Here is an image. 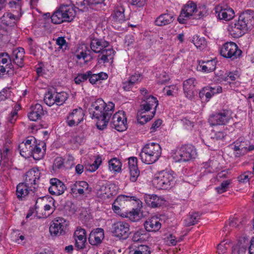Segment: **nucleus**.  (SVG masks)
<instances>
[{"mask_svg": "<svg viewBox=\"0 0 254 254\" xmlns=\"http://www.w3.org/2000/svg\"><path fill=\"white\" fill-rule=\"evenodd\" d=\"M84 47L85 49L80 52L78 51L75 56L78 61H83V62H80L81 64H86L91 59V57L89 54V51L87 49L85 46Z\"/></svg>", "mask_w": 254, "mask_h": 254, "instance_id": "ea45409f", "label": "nucleus"}, {"mask_svg": "<svg viewBox=\"0 0 254 254\" xmlns=\"http://www.w3.org/2000/svg\"><path fill=\"white\" fill-rule=\"evenodd\" d=\"M197 153L195 147L192 145H182L177 148L172 155L175 162H187L196 158Z\"/></svg>", "mask_w": 254, "mask_h": 254, "instance_id": "423d86ee", "label": "nucleus"}, {"mask_svg": "<svg viewBox=\"0 0 254 254\" xmlns=\"http://www.w3.org/2000/svg\"><path fill=\"white\" fill-rule=\"evenodd\" d=\"M146 203L151 207H156L161 205L162 200L155 194H146L144 195Z\"/></svg>", "mask_w": 254, "mask_h": 254, "instance_id": "473e14b6", "label": "nucleus"}, {"mask_svg": "<svg viewBox=\"0 0 254 254\" xmlns=\"http://www.w3.org/2000/svg\"><path fill=\"white\" fill-rule=\"evenodd\" d=\"M148 238V234L146 230L140 229L134 232L132 236V239L134 242H142L146 241Z\"/></svg>", "mask_w": 254, "mask_h": 254, "instance_id": "58836bf2", "label": "nucleus"}, {"mask_svg": "<svg viewBox=\"0 0 254 254\" xmlns=\"http://www.w3.org/2000/svg\"><path fill=\"white\" fill-rule=\"evenodd\" d=\"M165 242L166 244L169 246H175L177 244L179 241L174 236L171 234L166 237Z\"/></svg>", "mask_w": 254, "mask_h": 254, "instance_id": "69168bd1", "label": "nucleus"}, {"mask_svg": "<svg viewBox=\"0 0 254 254\" xmlns=\"http://www.w3.org/2000/svg\"><path fill=\"white\" fill-rule=\"evenodd\" d=\"M20 109V106L16 105L15 109L13 110L7 118V121L11 123L14 124L17 119V111Z\"/></svg>", "mask_w": 254, "mask_h": 254, "instance_id": "864d4df0", "label": "nucleus"}, {"mask_svg": "<svg viewBox=\"0 0 254 254\" xmlns=\"http://www.w3.org/2000/svg\"><path fill=\"white\" fill-rule=\"evenodd\" d=\"M56 44L59 46V48L64 50L67 47V43L64 37H59L56 39Z\"/></svg>", "mask_w": 254, "mask_h": 254, "instance_id": "e2e57ef3", "label": "nucleus"}, {"mask_svg": "<svg viewBox=\"0 0 254 254\" xmlns=\"http://www.w3.org/2000/svg\"><path fill=\"white\" fill-rule=\"evenodd\" d=\"M175 179L173 172L162 171L155 175L152 182L157 189L166 190L174 185Z\"/></svg>", "mask_w": 254, "mask_h": 254, "instance_id": "39448f33", "label": "nucleus"}, {"mask_svg": "<svg viewBox=\"0 0 254 254\" xmlns=\"http://www.w3.org/2000/svg\"><path fill=\"white\" fill-rule=\"evenodd\" d=\"M87 72H90V74L88 75V78L92 84H96L98 81L106 80L108 77V74L103 72L97 74L92 73L91 71H88Z\"/></svg>", "mask_w": 254, "mask_h": 254, "instance_id": "4c0bfd02", "label": "nucleus"}, {"mask_svg": "<svg viewBox=\"0 0 254 254\" xmlns=\"http://www.w3.org/2000/svg\"><path fill=\"white\" fill-rule=\"evenodd\" d=\"M76 10L70 5H62L51 16L52 22L54 24H61L63 22H70L75 17Z\"/></svg>", "mask_w": 254, "mask_h": 254, "instance_id": "20e7f679", "label": "nucleus"}, {"mask_svg": "<svg viewBox=\"0 0 254 254\" xmlns=\"http://www.w3.org/2000/svg\"><path fill=\"white\" fill-rule=\"evenodd\" d=\"M220 55L223 57L232 60L239 58L242 52L234 42H226L223 44L220 49Z\"/></svg>", "mask_w": 254, "mask_h": 254, "instance_id": "0eeeda50", "label": "nucleus"}, {"mask_svg": "<svg viewBox=\"0 0 254 254\" xmlns=\"http://www.w3.org/2000/svg\"><path fill=\"white\" fill-rule=\"evenodd\" d=\"M11 95V91L9 87L4 88L0 91V100H5L10 97Z\"/></svg>", "mask_w": 254, "mask_h": 254, "instance_id": "bf43d9fd", "label": "nucleus"}, {"mask_svg": "<svg viewBox=\"0 0 254 254\" xmlns=\"http://www.w3.org/2000/svg\"><path fill=\"white\" fill-rule=\"evenodd\" d=\"M169 79L168 75L165 72H163L157 77V81L160 84H164L169 80Z\"/></svg>", "mask_w": 254, "mask_h": 254, "instance_id": "774afa93", "label": "nucleus"}, {"mask_svg": "<svg viewBox=\"0 0 254 254\" xmlns=\"http://www.w3.org/2000/svg\"><path fill=\"white\" fill-rule=\"evenodd\" d=\"M197 63L196 67L197 71L204 73L211 72L216 68V62L214 59L207 61L199 60Z\"/></svg>", "mask_w": 254, "mask_h": 254, "instance_id": "b1692460", "label": "nucleus"}, {"mask_svg": "<svg viewBox=\"0 0 254 254\" xmlns=\"http://www.w3.org/2000/svg\"><path fill=\"white\" fill-rule=\"evenodd\" d=\"M102 163V158L100 157H97L94 162L87 167L88 171L91 172H93L98 169Z\"/></svg>", "mask_w": 254, "mask_h": 254, "instance_id": "8fccbe9b", "label": "nucleus"}, {"mask_svg": "<svg viewBox=\"0 0 254 254\" xmlns=\"http://www.w3.org/2000/svg\"><path fill=\"white\" fill-rule=\"evenodd\" d=\"M35 143V139H27L25 142H22L19 145V149L20 155L26 158L31 157L32 154V147Z\"/></svg>", "mask_w": 254, "mask_h": 254, "instance_id": "4be33fe9", "label": "nucleus"}, {"mask_svg": "<svg viewBox=\"0 0 254 254\" xmlns=\"http://www.w3.org/2000/svg\"><path fill=\"white\" fill-rule=\"evenodd\" d=\"M215 10L217 16L220 20L229 21L235 16L234 10L226 5L220 4L215 7Z\"/></svg>", "mask_w": 254, "mask_h": 254, "instance_id": "4468645a", "label": "nucleus"}, {"mask_svg": "<svg viewBox=\"0 0 254 254\" xmlns=\"http://www.w3.org/2000/svg\"><path fill=\"white\" fill-rule=\"evenodd\" d=\"M8 6L11 8L16 9L17 12H21V6L23 4L22 0H9L8 2Z\"/></svg>", "mask_w": 254, "mask_h": 254, "instance_id": "09e8293b", "label": "nucleus"}, {"mask_svg": "<svg viewBox=\"0 0 254 254\" xmlns=\"http://www.w3.org/2000/svg\"><path fill=\"white\" fill-rule=\"evenodd\" d=\"M132 254H150V251L148 246L140 245L133 250Z\"/></svg>", "mask_w": 254, "mask_h": 254, "instance_id": "603ef678", "label": "nucleus"}, {"mask_svg": "<svg viewBox=\"0 0 254 254\" xmlns=\"http://www.w3.org/2000/svg\"><path fill=\"white\" fill-rule=\"evenodd\" d=\"M226 136L225 133L223 131H213L211 134V138L216 140H221Z\"/></svg>", "mask_w": 254, "mask_h": 254, "instance_id": "0e129e2a", "label": "nucleus"}, {"mask_svg": "<svg viewBox=\"0 0 254 254\" xmlns=\"http://www.w3.org/2000/svg\"><path fill=\"white\" fill-rule=\"evenodd\" d=\"M101 52V55L99 58V61H101V63L113 62L115 54V51L113 49L105 48Z\"/></svg>", "mask_w": 254, "mask_h": 254, "instance_id": "7c9ffc66", "label": "nucleus"}, {"mask_svg": "<svg viewBox=\"0 0 254 254\" xmlns=\"http://www.w3.org/2000/svg\"><path fill=\"white\" fill-rule=\"evenodd\" d=\"M43 115L44 110L42 105L37 103L31 106L28 117L30 121L35 122L40 119Z\"/></svg>", "mask_w": 254, "mask_h": 254, "instance_id": "cd10ccee", "label": "nucleus"}, {"mask_svg": "<svg viewBox=\"0 0 254 254\" xmlns=\"http://www.w3.org/2000/svg\"><path fill=\"white\" fill-rule=\"evenodd\" d=\"M173 16L170 13H164L161 14L155 20V24L157 26H164L169 24L173 21Z\"/></svg>", "mask_w": 254, "mask_h": 254, "instance_id": "f704fd0d", "label": "nucleus"}, {"mask_svg": "<svg viewBox=\"0 0 254 254\" xmlns=\"http://www.w3.org/2000/svg\"><path fill=\"white\" fill-rule=\"evenodd\" d=\"M104 238V231L102 228H98L93 230L88 238L89 243L93 246L100 244Z\"/></svg>", "mask_w": 254, "mask_h": 254, "instance_id": "393cba45", "label": "nucleus"}, {"mask_svg": "<svg viewBox=\"0 0 254 254\" xmlns=\"http://www.w3.org/2000/svg\"><path fill=\"white\" fill-rule=\"evenodd\" d=\"M199 219V216L197 213H190L184 220L186 226H190L195 224Z\"/></svg>", "mask_w": 254, "mask_h": 254, "instance_id": "79ce46f5", "label": "nucleus"}, {"mask_svg": "<svg viewBox=\"0 0 254 254\" xmlns=\"http://www.w3.org/2000/svg\"><path fill=\"white\" fill-rule=\"evenodd\" d=\"M144 102L140 106V109L138 113L143 112V114L147 115L149 113H152L153 110L156 111V108L158 105V101L157 98L153 96L150 95L144 99Z\"/></svg>", "mask_w": 254, "mask_h": 254, "instance_id": "dca6fc26", "label": "nucleus"}, {"mask_svg": "<svg viewBox=\"0 0 254 254\" xmlns=\"http://www.w3.org/2000/svg\"><path fill=\"white\" fill-rule=\"evenodd\" d=\"M222 91V88L220 86H207L199 91V96L202 101L208 102L213 96Z\"/></svg>", "mask_w": 254, "mask_h": 254, "instance_id": "a211bd4d", "label": "nucleus"}, {"mask_svg": "<svg viewBox=\"0 0 254 254\" xmlns=\"http://www.w3.org/2000/svg\"><path fill=\"white\" fill-rule=\"evenodd\" d=\"M122 217L127 218L132 222H136L141 218V214L139 209H132L129 211L124 212Z\"/></svg>", "mask_w": 254, "mask_h": 254, "instance_id": "c9c22d12", "label": "nucleus"}, {"mask_svg": "<svg viewBox=\"0 0 254 254\" xmlns=\"http://www.w3.org/2000/svg\"><path fill=\"white\" fill-rule=\"evenodd\" d=\"M143 112L137 113V119L138 122L143 125L150 121L155 115V110H154L152 113H149V114H143Z\"/></svg>", "mask_w": 254, "mask_h": 254, "instance_id": "37998d69", "label": "nucleus"}, {"mask_svg": "<svg viewBox=\"0 0 254 254\" xmlns=\"http://www.w3.org/2000/svg\"><path fill=\"white\" fill-rule=\"evenodd\" d=\"M109 43L105 40L98 39H93L90 44L91 50L95 53H100L108 46Z\"/></svg>", "mask_w": 254, "mask_h": 254, "instance_id": "c756f323", "label": "nucleus"}, {"mask_svg": "<svg viewBox=\"0 0 254 254\" xmlns=\"http://www.w3.org/2000/svg\"><path fill=\"white\" fill-rule=\"evenodd\" d=\"M24 53V49L21 47L18 48L13 51L12 57L13 62L18 66L22 67L23 65Z\"/></svg>", "mask_w": 254, "mask_h": 254, "instance_id": "2f4dec72", "label": "nucleus"}, {"mask_svg": "<svg viewBox=\"0 0 254 254\" xmlns=\"http://www.w3.org/2000/svg\"><path fill=\"white\" fill-rule=\"evenodd\" d=\"M138 200L139 199L135 196L121 194L117 197L114 202L117 205L124 207L127 202L134 201L137 202Z\"/></svg>", "mask_w": 254, "mask_h": 254, "instance_id": "e433bc0d", "label": "nucleus"}, {"mask_svg": "<svg viewBox=\"0 0 254 254\" xmlns=\"http://www.w3.org/2000/svg\"><path fill=\"white\" fill-rule=\"evenodd\" d=\"M84 113L81 108L72 110L67 117V124L69 127L77 126L83 120Z\"/></svg>", "mask_w": 254, "mask_h": 254, "instance_id": "f3484780", "label": "nucleus"}, {"mask_svg": "<svg viewBox=\"0 0 254 254\" xmlns=\"http://www.w3.org/2000/svg\"><path fill=\"white\" fill-rule=\"evenodd\" d=\"M230 85L232 89H233L237 92H241L243 90L242 89L243 86H242L241 83L239 81L230 82Z\"/></svg>", "mask_w": 254, "mask_h": 254, "instance_id": "338daca9", "label": "nucleus"}, {"mask_svg": "<svg viewBox=\"0 0 254 254\" xmlns=\"http://www.w3.org/2000/svg\"><path fill=\"white\" fill-rule=\"evenodd\" d=\"M75 246L78 250L85 248L86 242V231L84 229L80 227L77 228L74 232Z\"/></svg>", "mask_w": 254, "mask_h": 254, "instance_id": "5701e85b", "label": "nucleus"}, {"mask_svg": "<svg viewBox=\"0 0 254 254\" xmlns=\"http://www.w3.org/2000/svg\"><path fill=\"white\" fill-rule=\"evenodd\" d=\"M233 148L236 152V156H240L254 150V144H250L248 140L243 141L239 139L234 142Z\"/></svg>", "mask_w": 254, "mask_h": 254, "instance_id": "2eb2a0df", "label": "nucleus"}, {"mask_svg": "<svg viewBox=\"0 0 254 254\" xmlns=\"http://www.w3.org/2000/svg\"><path fill=\"white\" fill-rule=\"evenodd\" d=\"M142 78V75L139 73H134L129 78V80L133 85L140 82Z\"/></svg>", "mask_w": 254, "mask_h": 254, "instance_id": "680f3d73", "label": "nucleus"}, {"mask_svg": "<svg viewBox=\"0 0 254 254\" xmlns=\"http://www.w3.org/2000/svg\"><path fill=\"white\" fill-rule=\"evenodd\" d=\"M254 23V13L251 10L242 12L237 20H235L229 26V33L235 38L243 36L253 23Z\"/></svg>", "mask_w": 254, "mask_h": 254, "instance_id": "f03ea898", "label": "nucleus"}, {"mask_svg": "<svg viewBox=\"0 0 254 254\" xmlns=\"http://www.w3.org/2000/svg\"><path fill=\"white\" fill-rule=\"evenodd\" d=\"M196 80L194 78H190L183 82V90L185 97L189 99L193 98L195 94V86Z\"/></svg>", "mask_w": 254, "mask_h": 254, "instance_id": "6ab92c4d", "label": "nucleus"}, {"mask_svg": "<svg viewBox=\"0 0 254 254\" xmlns=\"http://www.w3.org/2000/svg\"><path fill=\"white\" fill-rule=\"evenodd\" d=\"M68 98V94L65 92L49 91L46 94L44 98L45 103L49 106L55 104L58 106L62 105Z\"/></svg>", "mask_w": 254, "mask_h": 254, "instance_id": "1a4fd4ad", "label": "nucleus"}, {"mask_svg": "<svg viewBox=\"0 0 254 254\" xmlns=\"http://www.w3.org/2000/svg\"><path fill=\"white\" fill-rule=\"evenodd\" d=\"M115 108V104L111 102L106 104L102 99L93 102L88 109L92 119L97 120L96 126L99 129L106 127Z\"/></svg>", "mask_w": 254, "mask_h": 254, "instance_id": "f257e3e1", "label": "nucleus"}, {"mask_svg": "<svg viewBox=\"0 0 254 254\" xmlns=\"http://www.w3.org/2000/svg\"><path fill=\"white\" fill-rule=\"evenodd\" d=\"M21 15V13L17 15H15L10 12L4 13L0 18V26L4 28L5 27H11L15 25Z\"/></svg>", "mask_w": 254, "mask_h": 254, "instance_id": "412c9836", "label": "nucleus"}, {"mask_svg": "<svg viewBox=\"0 0 254 254\" xmlns=\"http://www.w3.org/2000/svg\"><path fill=\"white\" fill-rule=\"evenodd\" d=\"M233 119L230 110H223L210 116L209 122L211 126L225 125Z\"/></svg>", "mask_w": 254, "mask_h": 254, "instance_id": "6e6552de", "label": "nucleus"}, {"mask_svg": "<svg viewBox=\"0 0 254 254\" xmlns=\"http://www.w3.org/2000/svg\"><path fill=\"white\" fill-rule=\"evenodd\" d=\"M254 177V174L251 171L244 172L240 175L238 180L240 182L246 183L249 182L250 180Z\"/></svg>", "mask_w": 254, "mask_h": 254, "instance_id": "3c124183", "label": "nucleus"}, {"mask_svg": "<svg viewBox=\"0 0 254 254\" xmlns=\"http://www.w3.org/2000/svg\"><path fill=\"white\" fill-rule=\"evenodd\" d=\"M129 225L125 222L118 221L112 225V233L119 238L125 239L129 234Z\"/></svg>", "mask_w": 254, "mask_h": 254, "instance_id": "9b49d317", "label": "nucleus"}, {"mask_svg": "<svg viewBox=\"0 0 254 254\" xmlns=\"http://www.w3.org/2000/svg\"><path fill=\"white\" fill-rule=\"evenodd\" d=\"M90 74V72H86L85 73L79 74L74 79V81L76 84H80L83 81L88 79V75Z\"/></svg>", "mask_w": 254, "mask_h": 254, "instance_id": "6e6d98bb", "label": "nucleus"}, {"mask_svg": "<svg viewBox=\"0 0 254 254\" xmlns=\"http://www.w3.org/2000/svg\"><path fill=\"white\" fill-rule=\"evenodd\" d=\"M25 177V183L30 186L34 185L36 180L40 178L39 171L38 169L33 168L26 172Z\"/></svg>", "mask_w": 254, "mask_h": 254, "instance_id": "c85d7f7f", "label": "nucleus"}, {"mask_svg": "<svg viewBox=\"0 0 254 254\" xmlns=\"http://www.w3.org/2000/svg\"><path fill=\"white\" fill-rule=\"evenodd\" d=\"M192 42L197 49L202 50L206 46V42L204 38L199 37L197 35H194L192 39Z\"/></svg>", "mask_w": 254, "mask_h": 254, "instance_id": "a18cd8bd", "label": "nucleus"}, {"mask_svg": "<svg viewBox=\"0 0 254 254\" xmlns=\"http://www.w3.org/2000/svg\"><path fill=\"white\" fill-rule=\"evenodd\" d=\"M113 19L114 22L117 23H122L125 21L124 9L123 7H119L115 10L113 14Z\"/></svg>", "mask_w": 254, "mask_h": 254, "instance_id": "a19ab883", "label": "nucleus"}, {"mask_svg": "<svg viewBox=\"0 0 254 254\" xmlns=\"http://www.w3.org/2000/svg\"><path fill=\"white\" fill-rule=\"evenodd\" d=\"M162 153L161 146L158 143H147L142 148L139 154L141 161L146 164H151L156 162Z\"/></svg>", "mask_w": 254, "mask_h": 254, "instance_id": "7ed1b4c3", "label": "nucleus"}, {"mask_svg": "<svg viewBox=\"0 0 254 254\" xmlns=\"http://www.w3.org/2000/svg\"><path fill=\"white\" fill-rule=\"evenodd\" d=\"M2 64L11 69L12 65L11 63L10 58L7 53H2L0 54V64Z\"/></svg>", "mask_w": 254, "mask_h": 254, "instance_id": "de8ad7c7", "label": "nucleus"}, {"mask_svg": "<svg viewBox=\"0 0 254 254\" xmlns=\"http://www.w3.org/2000/svg\"><path fill=\"white\" fill-rule=\"evenodd\" d=\"M31 156L35 160H40L44 156V151H42L41 148L38 146L37 145L34 143V146L32 147V154Z\"/></svg>", "mask_w": 254, "mask_h": 254, "instance_id": "49530a36", "label": "nucleus"}, {"mask_svg": "<svg viewBox=\"0 0 254 254\" xmlns=\"http://www.w3.org/2000/svg\"><path fill=\"white\" fill-rule=\"evenodd\" d=\"M111 126L118 131L126 130L127 128V122L125 112L119 111L114 114L111 121Z\"/></svg>", "mask_w": 254, "mask_h": 254, "instance_id": "9d476101", "label": "nucleus"}, {"mask_svg": "<svg viewBox=\"0 0 254 254\" xmlns=\"http://www.w3.org/2000/svg\"><path fill=\"white\" fill-rule=\"evenodd\" d=\"M49 204L45 205L44 210L46 211H50L49 214H52L55 210V206L54 205L55 200L52 197H49Z\"/></svg>", "mask_w": 254, "mask_h": 254, "instance_id": "13d9d810", "label": "nucleus"}, {"mask_svg": "<svg viewBox=\"0 0 254 254\" xmlns=\"http://www.w3.org/2000/svg\"><path fill=\"white\" fill-rule=\"evenodd\" d=\"M145 230L148 232H157L161 227L160 219L157 216L148 218L144 224Z\"/></svg>", "mask_w": 254, "mask_h": 254, "instance_id": "a878e982", "label": "nucleus"}, {"mask_svg": "<svg viewBox=\"0 0 254 254\" xmlns=\"http://www.w3.org/2000/svg\"><path fill=\"white\" fill-rule=\"evenodd\" d=\"M72 192L75 194H83L90 191L88 184L85 181H76L70 185Z\"/></svg>", "mask_w": 254, "mask_h": 254, "instance_id": "bb28decb", "label": "nucleus"}, {"mask_svg": "<svg viewBox=\"0 0 254 254\" xmlns=\"http://www.w3.org/2000/svg\"><path fill=\"white\" fill-rule=\"evenodd\" d=\"M31 186L25 183H19L17 186L16 195L18 198L22 199L25 198L29 193Z\"/></svg>", "mask_w": 254, "mask_h": 254, "instance_id": "72a5a7b5", "label": "nucleus"}, {"mask_svg": "<svg viewBox=\"0 0 254 254\" xmlns=\"http://www.w3.org/2000/svg\"><path fill=\"white\" fill-rule=\"evenodd\" d=\"M50 187L49 191L51 194L60 195L64 193L66 188L62 181L57 178H52L50 180Z\"/></svg>", "mask_w": 254, "mask_h": 254, "instance_id": "aec40b11", "label": "nucleus"}, {"mask_svg": "<svg viewBox=\"0 0 254 254\" xmlns=\"http://www.w3.org/2000/svg\"><path fill=\"white\" fill-rule=\"evenodd\" d=\"M64 160L62 157H57L55 159L53 164V169L57 170V169H60L64 167Z\"/></svg>", "mask_w": 254, "mask_h": 254, "instance_id": "4d7b16f0", "label": "nucleus"}, {"mask_svg": "<svg viewBox=\"0 0 254 254\" xmlns=\"http://www.w3.org/2000/svg\"><path fill=\"white\" fill-rule=\"evenodd\" d=\"M67 226V223L64 219L58 217L53 221L49 230L51 235L59 236L64 233Z\"/></svg>", "mask_w": 254, "mask_h": 254, "instance_id": "ddd939ff", "label": "nucleus"}, {"mask_svg": "<svg viewBox=\"0 0 254 254\" xmlns=\"http://www.w3.org/2000/svg\"><path fill=\"white\" fill-rule=\"evenodd\" d=\"M231 183V181L227 180L223 182L221 185L216 188V190L218 193H222L226 191L229 188V186Z\"/></svg>", "mask_w": 254, "mask_h": 254, "instance_id": "5fc2aeb1", "label": "nucleus"}, {"mask_svg": "<svg viewBox=\"0 0 254 254\" xmlns=\"http://www.w3.org/2000/svg\"><path fill=\"white\" fill-rule=\"evenodd\" d=\"M197 12L196 4L192 1H188L182 8L181 14L178 17L180 23H185L186 19L193 16Z\"/></svg>", "mask_w": 254, "mask_h": 254, "instance_id": "f8f14e48", "label": "nucleus"}, {"mask_svg": "<svg viewBox=\"0 0 254 254\" xmlns=\"http://www.w3.org/2000/svg\"><path fill=\"white\" fill-rule=\"evenodd\" d=\"M128 168L129 170L131 169H136L138 168L137 167V159L135 157H130L128 158Z\"/></svg>", "mask_w": 254, "mask_h": 254, "instance_id": "052dcab7", "label": "nucleus"}, {"mask_svg": "<svg viewBox=\"0 0 254 254\" xmlns=\"http://www.w3.org/2000/svg\"><path fill=\"white\" fill-rule=\"evenodd\" d=\"M122 163L117 158H114L109 161V168L111 171L119 172L121 170Z\"/></svg>", "mask_w": 254, "mask_h": 254, "instance_id": "c03bdc74", "label": "nucleus"}]
</instances>
